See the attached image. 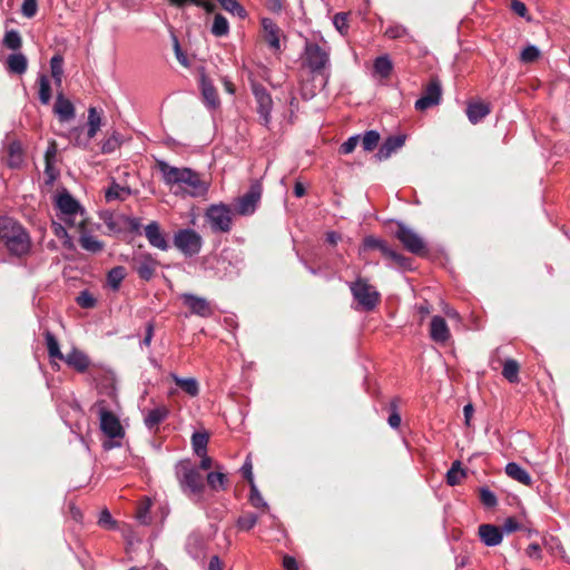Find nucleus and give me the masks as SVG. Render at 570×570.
Masks as SVG:
<instances>
[{"label": "nucleus", "mask_w": 570, "mask_h": 570, "mask_svg": "<svg viewBox=\"0 0 570 570\" xmlns=\"http://www.w3.org/2000/svg\"><path fill=\"white\" fill-rule=\"evenodd\" d=\"M157 168L163 181L174 190L175 195L189 197H204L209 189V184L202 175L188 167H175L165 160H157Z\"/></svg>", "instance_id": "f257e3e1"}, {"label": "nucleus", "mask_w": 570, "mask_h": 570, "mask_svg": "<svg viewBox=\"0 0 570 570\" xmlns=\"http://www.w3.org/2000/svg\"><path fill=\"white\" fill-rule=\"evenodd\" d=\"M0 239L11 255L21 257L31 249V239L26 228L10 217L0 218Z\"/></svg>", "instance_id": "f03ea898"}, {"label": "nucleus", "mask_w": 570, "mask_h": 570, "mask_svg": "<svg viewBox=\"0 0 570 570\" xmlns=\"http://www.w3.org/2000/svg\"><path fill=\"white\" fill-rule=\"evenodd\" d=\"M175 475L181 492L195 503H200L206 485L198 468L190 460H181L175 466Z\"/></svg>", "instance_id": "7ed1b4c3"}, {"label": "nucleus", "mask_w": 570, "mask_h": 570, "mask_svg": "<svg viewBox=\"0 0 570 570\" xmlns=\"http://www.w3.org/2000/svg\"><path fill=\"white\" fill-rule=\"evenodd\" d=\"M348 287L354 301L357 303L356 308L370 312L380 303V293L367 279L358 277L354 282L348 283Z\"/></svg>", "instance_id": "20e7f679"}, {"label": "nucleus", "mask_w": 570, "mask_h": 570, "mask_svg": "<svg viewBox=\"0 0 570 570\" xmlns=\"http://www.w3.org/2000/svg\"><path fill=\"white\" fill-rule=\"evenodd\" d=\"M56 206L60 212L59 218L69 227L83 226L85 210L80 204L67 190L60 193L56 198Z\"/></svg>", "instance_id": "39448f33"}, {"label": "nucleus", "mask_w": 570, "mask_h": 570, "mask_svg": "<svg viewBox=\"0 0 570 570\" xmlns=\"http://www.w3.org/2000/svg\"><path fill=\"white\" fill-rule=\"evenodd\" d=\"M205 220L215 234H227L233 227V213L225 204H213L205 212Z\"/></svg>", "instance_id": "423d86ee"}, {"label": "nucleus", "mask_w": 570, "mask_h": 570, "mask_svg": "<svg viewBox=\"0 0 570 570\" xmlns=\"http://www.w3.org/2000/svg\"><path fill=\"white\" fill-rule=\"evenodd\" d=\"M175 247L186 257H193L202 250L203 238L191 228H183L174 235Z\"/></svg>", "instance_id": "0eeeda50"}, {"label": "nucleus", "mask_w": 570, "mask_h": 570, "mask_svg": "<svg viewBox=\"0 0 570 570\" xmlns=\"http://www.w3.org/2000/svg\"><path fill=\"white\" fill-rule=\"evenodd\" d=\"M305 61L313 73L325 76L330 63V52L317 43L305 41L304 47Z\"/></svg>", "instance_id": "6e6552de"}, {"label": "nucleus", "mask_w": 570, "mask_h": 570, "mask_svg": "<svg viewBox=\"0 0 570 570\" xmlns=\"http://www.w3.org/2000/svg\"><path fill=\"white\" fill-rule=\"evenodd\" d=\"M395 237L407 252L419 256L426 253L424 239L414 229L410 228L402 222L397 223Z\"/></svg>", "instance_id": "1a4fd4ad"}, {"label": "nucleus", "mask_w": 570, "mask_h": 570, "mask_svg": "<svg viewBox=\"0 0 570 570\" xmlns=\"http://www.w3.org/2000/svg\"><path fill=\"white\" fill-rule=\"evenodd\" d=\"M179 299L189 309L191 315L209 318L215 314V305L203 296L193 293H183Z\"/></svg>", "instance_id": "9d476101"}, {"label": "nucleus", "mask_w": 570, "mask_h": 570, "mask_svg": "<svg viewBox=\"0 0 570 570\" xmlns=\"http://www.w3.org/2000/svg\"><path fill=\"white\" fill-rule=\"evenodd\" d=\"M98 414L101 431L110 439L122 438L125 432L116 414L105 406V402H98Z\"/></svg>", "instance_id": "9b49d317"}, {"label": "nucleus", "mask_w": 570, "mask_h": 570, "mask_svg": "<svg viewBox=\"0 0 570 570\" xmlns=\"http://www.w3.org/2000/svg\"><path fill=\"white\" fill-rule=\"evenodd\" d=\"M252 91L257 104L259 121L263 126L268 128L272 120L271 111L273 108V99L266 88L258 82L252 83Z\"/></svg>", "instance_id": "f8f14e48"}, {"label": "nucleus", "mask_w": 570, "mask_h": 570, "mask_svg": "<svg viewBox=\"0 0 570 570\" xmlns=\"http://www.w3.org/2000/svg\"><path fill=\"white\" fill-rule=\"evenodd\" d=\"M261 196L262 185L258 181L253 183L249 189L237 199L236 212L243 216L252 215L257 208Z\"/></svg>", "instance_id": "ddd939ff"}, {"label": "nucleus", "mask_w": 570, "mask_h": 570, "mask_svg": "<svg viewBox=\"0 0 570 570\" xmlns=\"http://www.w3.org/2000/svg\"><path fill=\"white\" fill-rule=\"evenodd\" d=\"M442 97L441 83L438 79H432L424 88L422 96L415 101V109L424 111L440 104Z\"/></svg>", "instance_id": "4468645a"}, {"label": "nucleus", "mask_w": 570, "mask_h": 570, "mask_svg": "<svg viewBox=\"0 0 570 570\" xmlns=\"http://www.w3.org/2000/svg\"><path fill=\"white\" fill-rule=\"evenodd\" d=\"M132 267L141 279L148 282L154 277L158 262L148 253H139L132 257Z\"/></svg>", "instance_id": "2eb2a0df"}, {"label": "nucleus", "mask_w": 570, "mask_h": 570, "mask_svg": "<svg viewBox=\"0 0 570 570\" xmlns=\"http://www.w3.org/2000/svg\"><path fill=\"white\" fill-rule=\"evenodd\" d=\"M261 23L264 31V39L268 47L276 53L281 52V38H285L281 28L271 18H263Z\"/></svg>", "instance_id": "dca6fc26"}, {"label": "nucleus", "mask_w": 570, "mask_h": 570, "mask_svg": "<svg viewBox=\"0 0 570 570\" xmlns=\"http://www.w3.org/2000/svg\"><path fill=\"white\" fill-rule=\"evenodd\" d=\"M53 112L61 122H68L76 116L73 104L62 92L57 95Z\"/></svg>", "instance_id": "f3484780"}, {"label": "nucleus", "mask_w": 570, "mask_h": 570, "mask_svg": "<svg viewBox=\"0 0 570 570\" xmlns=\"http://www.w3.org/2000/svg\"><path fill=\"white\" fill-rule=\"evenodd\" d=\"M450 328L442 316H433L430 323V337L432 341L445 344L450 338Z\"/></svg>", "instance_id": "a211bd4d"}, {"label": "nucleus", "mask_w": 570, "mask_h": 570, "mask_svg": "<svg viewBox=\"0 0 570 570\" xmlns=\"http://www.w3.org/2000/svg\"><path fill=\"white\" fill-rule=\"evenodd\" d=\"M145 236L153 247H156L160 250H167L169 248V244L166 239V236L161 232L160 226L157 222H150L148 225H146Z\"/></svg>", "instance_id": "6ab92c4d"}, {"label": "nucleus", "mask_w": 570, "mask_h": 570, "mask_svg": "<svg viewBox=\"0 0 570 570\" xmlns=\"http://www.w3.org/2000/svg\"><path fill=\"white\" fill-rule=\"evenodd\" d=\"M404 144H405L404 135L390 136L381 145L375 157L379 160H385V159L390 158L393 153H395L396 150L402 148Z\"/></svg>", "instance_id": "aec40b11"}, {"label": "nucleus", "mask_w": 570, "mask_h": 570, "mask_svg": "<svg viewBox=\"0 0 570 570\" xmlns=\"http://www.w3.org/2000/svg\"><path fill=\"white\" fill-rule=\"evenodd\" d=\"M478 533L481 541L488 547L499 546L503 538L501 529L490 523L481 524Z\"/></svg>", "instance_id": "412c9836"}, {"label": "nucleus", "mask_w": 570, "mask_h": 570, "mask_svg": "<svg viewBox=\"0 0 570 570\" xmlns=\"http://www.w3.org/2000/svg\"><path fill=\"white\" fill-rule=\"evenodd\" d=\"M169 415V410L165 405L156 406L146 412L144 423L149 431H158V426Z\"/></svg>", "instance_id": "4be33fe9"}, {"label": "nucleus", "mask_w": 570, "mask_h": 570, "mask_svg": "<svg viewBox=\"0 0 570 570\" xmlns=\"http://www.w3.org/2000/svg\"><path fill=\"white\" fill-rule=\"evenodd\" d=\"M62 361L79 373L86 372L90 365V360L87 354L76 347L65 355Z\"/></svg>", "instance_id": "5701e85b"}, {"label": "nucleus", "mask_w": 570, "mask_h": 570, "mask_svg": "<svg viewBox=\"0 0 570 570\" xmlns=\"http://www.w3.org/2000/svg\"><path fill=\"white\" fill-rule=\"evenodd\" d=\"M379 250L386 259L391 261L395 266H399L401 268H410L411 259L402 255L401 253L396 252L386 242L383 243Z\"/></svg>", "instance_id": "b1692460"}, {"label": "nucleus", "mask_w": 570, "mask_h": 570, "mask_svg": "<svg viewBox=\"0 0 570 570\" xmlns=\"http://www.w3.org/2000/svg\"><path fill=\"white\" fill-rule=\"evenodd\" d=\"M6 67L8 72L23 75L28 68L27 57L21 52H14L7 57Z\"/></svg>", "instance_id": "393cba45"}, {"label": "nucleus", "mask_w": 570, "mask_h": 570, "mask_svg": "<svg viewBox=\"0 0 570 570\" xmlns=\"http://www.w3.org/2000/svg\"><path fill=\"white\" fill-rule=\"evenodd\" d=\"M200 87H202V95L204 97V100L206 105L210 109H215L219 106L220 101L217 95V90L212 83L210 80H208L205 76L200 79Z\"/></svg>", "instance_id": "a878e982"}, {"label": "nucleus", "mask_w": 570, "mask_h": 570, "mask_svg": "<svg viewBox=\"0 0 570 570\" xmlns=\"http://www.w3.org/2000/svg\"><path fill=\"white\" fill-rule=\"evenodd\" d=\"M505 473L511 479L524 484L531 485L532 478L529 472L515 462H510L505 465Z\"/></svg>", "instance_id": "bb28decb"}, {"label": "nucleus", "mask_w": 570, "mask_h": 570, "mask_svg": "<svg viewBox=\"0 0 570 570\" xmlns=\"http://www.w3.org/2000/svg\"><path fill=\"white\" fill-rule=\"evenodd\" d=\"M490 111L489 105L481 101L471 102L466 107V116L472 124L481 121Z\"/></svg>", "instance_id": "cd10ccee"}, {"label": "nucleus", "mask_w": 570, "mask_h": 570, "mask_svg": "<svg viewBox=\"0 0 570 570\" xmlns=\"http://www.w3.org/2000/svg\"><path fill=\"white\" fill-rule=\"evenodd\" d=\"M170 377L175 382V384L180 387L188 396L195 397L199 393V384L196 379L194 377H187L183 379L179 377L175 373H170Z\"/></svg>", "instance_id": "c85d7f7f"}, {"label": "nucleus", "mask_w": 570, "mask_h": 570, "mask_svg": "<svg viewBox=\"0 0 570 570\" xmlns=\"http://www.w3.org/2000/svg\"><path fill=\"white\" fill-rule=\"evenodd\" d=\"M23 163V151L21 144L13 140L8 146V160L7 164L10 168H19Z\"/></svg>", "instance_id": "c756f323"}, {"label": "nucleus", "mask_w": 570, "mask_h": 570, "mask_svg": "<svg viewBox=\"0 0 570 570\" xmlns=\"http://www.w3.org/2000/svg\"><path fill=\"white\" fill-rule=\"evenodd\" d=\"M520 365L513 358H507L503 362L502 376L510 383L519 382Z\"/></svg>", "instance_id": "7c9ffc66"}, {"label": "nucleus", "mask_w": 570, "mask_h": 570, "mask_svg": "<svg viewBox=\"0 0 570 570\" xmlns=\"http://www.w3.org/2000/svg\"><path fill=\"white\" fill-rule=\"evenodd\" d=\"M79 244L85 250L92 254L100 253L104 249V243L90 234H82Z\"/></svg>", "instance_id": "2f4dec72"}, {"label": "nucleus", "mask_w": 570, "mask_h": 570, "mask_svg": "<svg viewBox=\"0 0 570 570\" xmlns=\"http://www.w3.org/2000/svg\"><path fill=\"white\" fill-rule=\"evenodd\" d=\"M100 127H101V114L95 107H90L88 109V130H87L88 139L94 138L97 135Z\"/></svg>", "instance_id": "473e14b6"}, {"label": "nucleus", "mask_w": 570, "mask_h": 570, "mask_svg": "<svg viewBox=\"0 0 570 570\" xmlns=\"http://www.w3.org/2000/svg\"><path fill=\"white\" fill-rule=\"evenodd\" d=\"M373 68L382 78H387L393 70V63L387 55H383L374 60Z\"/></svg>", "instance_id": "72a5a7b5"}, {"label": "nucleus", "mask_w": 570, "mask_h": 570, "mask_svg": "<svg viewBox=\"0 0 570 570\" xmlns=\"http://www.w3.org/2000/svg\"><path fill=\"white\" fill-rule=\"evenodd\" d=\"M465 470L462 468L461 462L456 460L452 463L446 473V483L452 487L456 485L465 478Z\"/></svg>", "instance_id": "f704fd0d"}, {"label": "nucleus", "mask_w": 570, "mask_h": 570, "mask_svg": "<svg viewBox=\"0 0 570 570\" xmlns=\"http://www.w3.org/2000/svg\"><path fill=\"white\" fill-rule=\"evenodd\" d=\"M45 340H46V345L48 348L49 357L51 360L62 361L65 355L60 351V346H59V343H58V340L56 338V336L50 331H46Z\"/></svg>", "instance_id": "c9c22d12"}, {"label": "nucleus", "mask_w": 570, "mask_h": 570, "mask_svg": "<svg viewBox=\"0 0 570 570\" xmlns=\"http://www.w3.org/2000/svg\"><path fill=\"white\" fill-rule=\"evenodd\" d=\"M126 277V269L124 266H116L111 268L107 274L108 286L117 291L120 287L121 282Z\"/></svg>", "instance_id": "e433bc0d"}, {"label": "nucleus", "mask_w": 570, "mask_h": 570, "mask_svg": "<svg viewBox=\"0 0 570 570\" xmlns=\"http://www.w3.org/2000/svg\"><path fill=\"white\" fill-rule=\"evenodd\" d=\"M39 85V100L42 105H48L51 100V86L48 77L45 73H40L38 77Z\"/></svg>", "instance_id": "4c0bfd02"}, {"label": "nucleus", "mask_w": 570, "mask_h": 570, "mask_svg": "<svg viewBox=\"0 0 570 570\" xmlns=\"http://www.w3.org/2000/svg\"><path fill=\"white\" fill-rule=\"evenodd\" d=\"M52 232L57 238H59L62 242V246L69 250L75 249V244L72 242V238L69 236L66 227L61 225L60 223L52 222L51 225Z\"/></svg>", "instance_id": "58836bf2"}, {"label": "nucleus", "mask_w": 570, "mask_h": 570, "mask_svg": "<svg viewBox=\"0 0 570 570\" xmlns=\"http://www.w3.org/2000/svg\"><path fill=\"white\" fill-rule=\"evenodd\" d=\"M210 31L215 37L227 36L229 33L228 20L222 13H216Z\"/></svg>", "instance_id": "ea45409f"}, {"label": "nucleus", "mask_w": 570, "mask_h": 570, "mask_svg": "<svg viewBox=\"0 0 570 570\" xmlns=\"http://www.w3.org/2000/svg\"><path fill=\"white\" fill-rule=\"evenodd\" d=\"M207 484L213 491L225 490L227 487V478L223 472H209L207 474Z\"/></svg>", "instance_id": "a19ab883"}, {"label": "nucleus", "mask_w": 570, "mask_h": 570, "mask_svg": "<svg viewBox=\"0 0 570 570\" xmlns=\"http://www.w3.org/2000/svg\"><path fill=\"white\" fill-rule=\"evenodd\" d=\"M51 76L55 83L60 87L63 76V58L60 55H55L50 59Z\"/></svg>", "instance_id": "79ce46f5"}, {"label": "nucleus", "mask_w": 570, "mask_h": 570, "mask_svg": "<svg viewBox=\"0 0 570 570\" xmlns=\"http://www.w3.org/2000/svg\"><path fill=\"white\" fill-rule=\"evenodd\" d=\"M203 548V537L198 532H191L186 541V550L193 556L197 557Z\"/></svg>", "instance_id": "37998d69"}, {"label": "nucleus", "mask_w": 570, "mask_h": 570, "mask_svg": "<svg viewBox=\"0 0 570 570\" xmlns=\"http://www.w3.org/2000/svg\"><path fill=\"white\" fill-rule=\"evenodd\" d=\"M224 10L236 14L237 17L244 19L247 16L246 10L237 0H217Z\"/></svg>", "instance_id": "c03bdc74"}, {"label": "nucleus", "mask_w": 570, "mask_h": 570, "mask_svg": "<svg viewBox=\"0 0 570 570\" xmlns=\"http://www.w3.org/2000/svg\"><path fill=\"white\" fill-rule=\"evenodd\" d=\"M3 45L11 50H19L22 46V39L17 30H9L3 38Z\"/></svg>", "instance_id": "a18cd8bd"}, {"label": "nucleus", "mask_w": 570, "mask_h": 570, "mask_svg": "<svg viewBox=\"0 0 570 570\" xmlns=\"http://www.w3.org/2000/svg\"><path fill=\"white\" fill-rule=\"evenodd\" d=\"M207 443H208V435L206 433L196 432L193 434L191 444H193L194 452L197 455H203L204 453H206Z\"/></svg>", "instance_id": "49530a36"}, {"label": "nucleus", "mask_w": 570, "mask_h": 570, "mask_svg": "<svg viewBox=\"0 0 570 570\" xmlns=\"http://www.w3.org/2000/svg\"><path fill=\"white\" fill-rule=\"evenodd\" d=\"M380 141V134L376 130H368L362 137V147L365 151H372Z\"/></svg>", "instance_id": "de8ad7c7"}, {"label": "nucleus", "mask_w": 570, "mask_h": 570, "mask_svg": "<svg viewBox=\"0 0 570 570\" xmlns=\"http://www.w3.org/2000/svg\"><path fill=\"white\" fill-rule=\"evenodd\" d=\"M249 502L255 508H263L267 509L268 505L263 499L261 492L258 491L256 484H250V494H249Z\"/></svg>", "instance_id": "09e8293b"}, {"label": "nucleus", "mask_w": 570, "mask_h": 570, "mask_svg": "<svg viewBox=\"0 0 570 570\" xmlns=\"http://www.w3.org/2000/svg\"><path fill=\"white\" fill-rule=\"evenodd\" d=\"M348 19H347V13H344V12H340V13H336L333 18V23L336 28V30L341 33V35H346L347 31H348V23H347Z\"/></svg>", "instance_id": "8fccbe9b"}, {"label": "nucleus", "mask_w": 570, "mask_h": 570, "mask_svg": "<svg viewBox=\"0 0 570 570\" xmlns=\"http://www.w3.org/2000/svg\"><path fill=\"white\" fill-rule=\"evenodd\" d=\"M480 501L487 508H493L498 503L495 494L491 490H489L488 488H481V490H480Z\"/></svg>", "instance_id": "3c124183"}, {"label": "nucleus", "mask_w": 570, "mask_h": 570, "mask_svg": "<svg viewBox=\"0 0 570 570\" xmlns=\"http://www.w3.org/2000/svg\"><path fill=\"white\" fill-rule=\"evenodd\" d=\"M540 56V50L535 46H527L522 51L520 59L523 62H533L537 60Z\"/></svg>", "instance_id": "603ef678"}, {"label": "nucleus", "mask_w": 570, "mask_h": 570, "mask_svg": "<svg viewBox=\"0 0 570 570\" xmlns=\"http://www.w3.org/2000/svg\"><path fill=\"white\" fill-rule=\"evenodd\" d=\"M76 301L77 304L82 308H92L97 303L96 298L88 291H82Z\"/></svg>", "instance_id": "864d4df0"}, {"label": "nucleus", "mask_w": 570, "mask_h": 570, "mask_svg": "<svg viewBox=\"0 0 570 570\" xmlns=\"http://www.w3.org/2000/svg\"><path fill=\"white\" fill-rule=\"evenodd\" d=\"M56 156H57V147H56V144L52 141L48 146L46 154H45L46 173L48 175H50L51 177H52V175L50 174V171H51L52 164L56 160Z\"/></svg>", "instance_id": "5fc2aeb1"}, {"label": "nucleus", "mask_w": 570, "mask_h": 570, "mask_svg": "<svg viewBox=\"0 0 570 570\" xmlns=\"http://www.w3.org/2000/svg\"><path fill=\"white\" fill-rule=\"evenodd\" d=\"M390 39H399L407 35V29L399 23L391 24L384 33Z\"/></svg>", "instance_id": "6e6d98bb"}, {"label": "nucleus", "mask_w": 570, "mask_h": 570, "mask_svg": "<svg viewBox=\"0 0 570 570\" xmlns=\"http://www.w3.org/2000/svg\"><path fill=\"white\" fill-rule=\"evenodd\" d=\"M257 520H258V518L256 514L249 513V514L239 517L237 520V525L242 530H250L252 528L255 527V524L257 523Z\"/></svg>", "instance_id": "4d7b16f0"}, {"label": "nucleus", "mask_w": 570, "mask_h": 570, "mask_svg": "<svg viewBox=\"0 0 570 570\" xmlns=\"http://www.w3.org/2000/svg\"><path fill=\"white\" fill-rule=\"evenodd\" d=\"M125 191H126L125 188H122L120 185L112 184L106 190V194H105L106 200L107 202H112V200H116V199H122V194H125Z\"/></svg>", "instance_id": "13d9d810"}, {"label": "nucleus", "mask_w": 570, "mask_h": 570, "mask_svg": "<svg viewBox=\"0 0 570 570\" xmlns=\"http://www.w3.org/2000/svg\"><path fill=\"white\" fill-rule=\"evenodd\" d=\"M98 524L105 529H116V521L107 509L100 512Z\"/></svg>", "instance_id": "bf43d9fd"}, {"label": "nucleus", "mask_w": 570, "mask_h": 570, "mask_svg": "<svg viewBox=\"0 0 570 570\" xmlns=\"http://www.w3.org/2000/svg\"><path fill=\"white\" fill-rule=\"evenodd\" d=\"M38 10V2L37 0H23L21 6V13L26 18H33Z\"/></svg>", "instance_id": "052dcab7"}, {"label": "nucleus", "mask_w": 570, "mask_h": 570, "mask_svg": "<svg viewBox=\"0 0 570 570\" xmlns=\"http://www.w3.org/2000/svg\"><path fill=\"white\" fill-rule=\"evenodd\" d=\"M149 508H150V504L147 503V504H144V505H140L137 510V513H136V519L141 523V524H149L151 522V518L149 515Z\"/></svg>", "instance_id": "680f3d73"}, {"label": "nucleus", "mask_w": 570, "mask_h": 570, "mask_svg": "<svg viewBox=\"0 0 570 570\" xmlns=\"http://www.w3.org/2000/svg\"><path fill=\"white\" fill-rule=\"evenodd\" d=\"M502 533H512L521 529V524L513 517L507 518L500 528Z\"/></svg>", "instance_id": "e2e57ef3"}, {"label": "nucleus", "mask_w": 570, "mask_h": 570, "mask_svg": "<svg viewBox=\"0 0 570 570\" xmlns=\"http://www.w3.org/2000/svg\"><path fill=\"white\" fill-rule=\"evenodd\" d=\"M360 136H352L341 145L340 151L344 155L351 154L356 148Z\"/></svg>", "instance_id": "0e129e2a"}, {"label": "nucleus", "mask_w": 570, "mask_h": 570, "mask_svg": "<svg viewBox=\"0 0 570 570\" xmlns=\"http://www.w3.org/2000/svg\"><path fill=\"white\" fill-rule=\"evenodd\" d=\"M385 240L381 238H376L374 236H367L363 240V247L364 249H377L381 248Z\"/></svg>", "instance_id": "69168bd1"}, {"label": "nucleus", "mask_w": 570, "mask_h": 570, "mask_svg": "<svg viewBox=\"0 0 570 570\" xmlns=\"http://www.w3.org/2000/svg\"><path fill=\"white\" fill-rule=\"evenodd\" d=\"M391 406H392L393 411L390 414L387 422L392 429H397L401 425V415L396 411V402L393 401L391 403Z\"/></svg>", "instance_id": "338daca9"}, {"label": "nucleus", "mask_w": 570, "mask_h": 570, "mask_svg": "<svg viewBox=\"0 0 570 570\" xmlns=\"http://www.w3.org/2000/svg\"><path fill=\"white\" fill-rule=\"evenodd\" d=\"M525 554L534 560H540L542 558L541 547L538 543H531L525 549Z\"/></svg>", "instance_id": "774afa93"}]
</instances>
